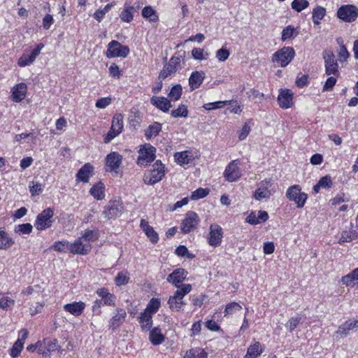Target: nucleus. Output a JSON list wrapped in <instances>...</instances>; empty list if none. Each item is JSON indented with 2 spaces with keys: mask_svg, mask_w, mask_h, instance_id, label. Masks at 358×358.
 <instances>
[{
  "mask_svg": "<svg viewBox=\"0 0 358 358\" xmlns=\"http://www.w3.org/2000/svg\"><path fill=\"white\" fill-rule=\"evenodd\" d=\"M14 244V241L5 230L0 229V249L7 250Z\"/></svg>",
  "mask_w": 358,
  "mask_h": 358,
  "instance_id": "473e14b6",
  "label": "nucleus"
},
{
  "mask_svg": "<svg viewBox=\"0 0 358 358\" xmlns=\"http://www.w3.org/2000/svg\"><path fill=\"white\" fill-rule=\"evenodd\" d=\"M192 290V285L189 284H184L181 288L178 289L173 296H171L168 301L170 309L172 310L180 311L182 306L186 304L182 301L184 296L189 293Z\"/></svg>",
  "mask_w": 358,
  "mask_h": 358,
  "instance_id": "f03ea898",
  "label": "nucleus"
},
{
  "mask_svg": "<svg viewBox=\"0 0 358 358\" xmlns=\"http://www.w3.org/2000/svg\"><path fill=\"white\" fill-rule=\"evenodd\" d=\"M295 51L292 47H283L273 55V61L282 67L287 66L294 59Z\"/></svg>",
  "mask_w": 358,
  "mask_h": 358,
  "instance_id": "7ed1b4c3",
  "label": "nucleus"
},
{
  "mask_svg": "<svg viewBox=\"0 0 358 358\" xmlns=\"http://www.w3.org/2000/svg\"><path fill=\"white\" fill-rule=\"evenodd\" d=\"M160 307V301L158 299L152 298L148 303L145 312L153 315Z\"/></svg>",
  "mask_w": 358,
  "mask_h": 358,
  "instance_id": "37998d69",
  "label": "nucleus"
},
{
  "mask_svg": "<svg viewBox=\"0 0 358 358\" xmlns=\"http://www.w3.org/2000/svg\"><path fill=\"white\" fill-rule=\"evenodd\" d=\"M139 323L143 331L150 330L152 325V315L143 311L141 313Z\"/></svg>",
  "mask_w": 358,
  "mask_h": 358,
  "instance_id": "2f4dec72",
  "label": "nucleus"
},
{
  "mask_svg": "<svg viewBox=\"0 0 358 358\" xmlns=\"http://www.w3.org/2000/svg\"><path fill=\"white\" fill-rule=\"evenodd\" d=\"M183 358H207V353L201 348H192L186 352Z\"/></svg>",
  "mask_w": 358,
  "mask_h": 358,
  "instance_id": "c9c22d12",
  "label": "nucleus"
},
{
  "mask_svg": "<svg viewBox=\"0 0 358 358\" xmlns=\"http://www.w3.org/2000/svg\"><path fill=\"white\" fill-rule=\"evenodd\" d=\"M176 55L173 56L169 63L164 65L158 76L159 80H164L169 76L175 73L178 69L183 68L185 51H179Z\"/></svg>",
  "mask_w": 358,
  "mask_h": 358,
  "instance_id": "f257e3e1",
  "label": "nucleus"
},
{
  "mask_svg": "<svg viewBox=\"0 0 358 358\" xmlns=\"http://www.w3.org/2000/svg\"><path fill=\"white\" fill-rule=\"evenodd\" d=\"M123 211L122 203L120 201H110L104 207L103 216L108 219H113L121 215Z\"/></svg>",
  "mask_w": 358,
  "mask_h": 358,
  "instance_id": "9b49d317",
  "label": "nucleus"
},
{
  "mask_svg": "<svg viewBox=\"0 0 358 358\" xmlns=\"http://www.w3.org/2000/svg\"><path fill=\"white\" fill-rule=\"evenodd\" d=\"M224 176L228 182H231L236 181L241 178V173L236 160L231 161L227 165L224 172Z\"/></svg>",
  "mask_w": 358,
  "mask_h": 358,
  "instance_id": "a211bd4d",
  "label": "nucleus"
},
{
  "mask_svg": "<svg viewBox=\"0 0 358 358\" xmlns=\"http://www.w3.org/2000/svg\"><path fill=\"white\" fill-rule=\"evenodd\" d=\"M94 167L90 163L84 164L76 173L77 181L88 182L90 176H92Z\"/></svg>",
  "mask_w": 358,
  "mask_h": 358,
  "instance_id": "4be33fe9",
  "label": "nucleus"
},
{
  "mask_svg": "<svg viewBox=\"0 0 358 358\" xmlns=\"http://www.w3.org/2000/svg\"><path fill=\"white\" fill-rule=\"evenodd\" d=\"M308 6L309 2L307 0H294L291 3L292 8L297 12H301Z\"/></svg>",
  "mask_w": 358,
  "mask_h": 358,
  "instance_id": "49530a36",
  "label": "nucleus"
},
{
  "mask_svg": "<svg viewBox=\"0 0 358 358\" xmlns=\"http://www.w3.org/2000/svg\"><path fill=\"white\" fill-rule=\"evenodd\" d=\"M187 273L184 268H177L168 275L166 280L179 289L181 288L179 284L186 278Z\"/></svg>",
  "mask_w": 358,
  "mask_h": 358,
  "instance_id": "6ab92c4d",
  "label": "nucleus"
},
{
  "mask_svg": "<svg viewBox=\"0 0 358 358\" xmlns=\"http://www.w3.org/2000/svg\"><path fill=\"white\" fill-rule=\"evenodd\" d=\"M15 305V301L8 296H3L0 299V308L8 310Z\"/></svg>",
  "mask_w": 358,
  "mask_h": 358,
  "instance_id": "864d4df0",
  "label": "nucleus"
},
{
  "mask_svg": "<svg viewBox=\"0 0 358 358\" xmlns=\"http://www.w3.org/2000/svg\"><path fill=\"white\" fill-rule=\"evenodd\" d=\"M208 194V189L199 187L192 193L190 198L192 200L195 201L206 197Z\"/></svg>",
  "mask_w": 358,
  "mask_h": 358,
  "instance_id": "de8ad7c7",
  "label": "nucleus"
},
{
  "mask_svg": "<svg viewBox=\"0 0 358 358\" xmlns=\"http://www.w3.org/2000/svg\"><path fill=\"white\" fill-rule=\"evenodd\" d=\"M149 338L152 345H159L164 341L165 336L162 333L160 328L155 327L150 330Z\"/></svg>",
  "mask_w": 358,
  "mask_h": 358,
  "instance_id": "c85d7f7f",
  "label": "nucleus"
},
{
  "mask_svg": "<svg viewBox=\"0 0 358 358\" xmlns=\"http://www.w3.org/2000/svg\"><path fill=\"white\" fill-rule=\"evenodd\" d=\"M176 254L180 257L187 256L189 258H192L193 255L189 254L187 248L185 245H179L176 249Z\"/></svg>",
  "mask_w": 358,
  "mask_h": 358,
  "instance_id": "e2e57ef3",
  "label": "nucleus"
},
{
  "mask_svg": "<svg viewBox=\"0 0 358 358\" xmlns=\"http://www.w3.org/2000/svg\"><path fill=\"white\" fill-rule=\"evenodd\" d=\"M70 243L66 241H56L52 245L53 249L57 252H66L69 251Z\"/></svg>",
  "mask_w": 358,
  "mask_h": 358,
  "instance_id": "09e8293b",
  "label": "nucleus"
},
{
  "mask_svg": "<svg viewBox=\"0 0 358 358\" xmlns=\"http://www.w3.org/2000/svg\"><path fill=\"white\" fill-rule=\"evenodd\" d=\"M156 148L150 144H145L140 148L139 156L137 159V164L141 166H146L149 163L153 162L155 159Z\"/></svg>",
  "mask_w": 358,
  "mask_h": 358,
  "instance_id": "423d86ee",
  "label": "nucleus"
},
{
  "mask_svg": "<svg viewBox=\"0 0 358 358\" xmlns=\"http://www.w3.org/2000/svg\"><path fill=\"white\" fill-rule=\"evenodd\" d=\"M86 307L85 303L83 301H75L64 306V310L71 315L78 317L82 315Z\"/></svg>",
  "mask_w": 358,
  "mask_h": 358,
  "instance_id": "5701e85b",
  "label": "nucleus"
},
{
  "mask_svg": "<svg viewBox=\"0 0 358 358\" xmlns=\"http://www.w3.org/2000/svg\"><path fill=\"white\" fill-rule=\"evenodd\" d=\"M127 313L122 308H117L116 313L113 316L109 322V328L115 329L117 328L125 320Z\"/></svg>",
  "mask_w": 358,
  "mask_h": 358,
  "instance_id": "cd10ccee",
  "label": "nucleus"
},
{
  "mask_svg": "<svg viewBox=\"0 0 358 358\" xmlns=\"http://www.w3.org/2000/svg\"><path fill=\"white\" fill-rule=\"evenodd\" d=\"M36 55H34V52L29 54H23L18 59V65L20 66H26L31 64L36 58Z\"/></svg>",
  "mask_w": 358,
  "mask_h": 358,
  "instance_id": "e433bc0d",
  "label": "nucleus"
},
{
  "mask_svg": "<svg viewBox=\"0 0 358 358\" xmlns=\"http://www.w3.org/2000/svg\"><path fill=\"white\" fill-rule=\"evenodd\" d=\"M123 129V115L117 113L114 115L110 131L104 138V143H108L114 138L118 136Z\"/></svg>",
  "mask_w": 358,
  "mask_h": 358,
  "instance_id": "6e6552de",
  "label": "nucleus"
},
{
  "mask_svg": "<svg viewBox=\"0 0 358 358\" xmlns=\"http://www.w3.org/2000/svg\"><path fill=\"white\" fill-rule=\"evenodd\" d=\"M53 215L54 210L52 208H48L45 209L37 215L34 223L35 227L38 230H44L50 228L53 223Z\"/></svg>",
  "mask_w": 358,
  "mask_h": 358,
  "instance_id": "39448f33",
  "label": "nucleus"
},
{
  "mask_svg": "<svg viewBox=\"0 0 358 358\" xmlns=\"http://www.w3.org/2000/svg\"><path fill=\"white\" fill-rule=\"evenodd\" d=\"M122 156L117 152H112L106 157V171L117 172L122 164Z\"/></svg>",
  "mask_w": 358,
  "mask_h": 358,
  "instance_id": "f3484780",
  "label": "nucleus"
},
{
  "mask_svg": "<svg viewBox=\"0 0 358 358\" xmlns=\"http://www.w3.org/2000/svg\"><path fill=\"white\" fill-rule=\"evenodd\" d=\"M271 179H265L257 183V188L253 193V197L257 201L268 199L273 194L270 188L272 186Z\"/></svg>",
  "mask_w": 358,
  "mask_h": 358,
  "instance_id": "1a4fd4ad",
  "label": "nucleus"
},
{
  "mask_svg": "<svg viewBox=\"0 0 358 358\" xmlns=\"http://www.w3.org/2000/svg\"><path fill=\"white\" fill-rule=\"evenodd\" d=\"M230 52L229 50L225 48H222L216 52V58L220 62H224L229 57Z\"/></svg>",
  "mask_w": 358,
  "mask_h": 358,
  "instance_id": "13d9d810",
  "label": "nucleus"
},
{
  "mask_svg": "<svg viewBox=\"0 0 358 358\" xmlns=\"http://www.w3.org/2000/svg\"><path fill=\"white\" fill-rule=\"evenodd\" d=\"M338 76H332L329 77L324 83V85L322 87V92L331 90L336 83Z\"/></svg>",
  "mask_w": 358,
  "mask_h": 358,
  "instance_id": "603ef678",
  "label": "nucleus"
},
{
  "mask_svg": "<svg viewBox=\"0 0 358 358\" xmlns=\"http://www.w3.org/2000/svg\"><path fill=\"white\" fill-rule=\"evenodd\" d=\"M150 103L164 113H167L172 107L171 101L164 96H153L150 99Z\"/></svg>",
  "mask_w": 358,
  "mask_h": 358,
  "instance_id": "412c9836",
  "label": "nucleus"
},
{
  "mask_svg": "<svg viewBox=\"0 0 358 358\" xmlns=\"http://www.w3.org/2000/svg\"><path fill=\"white\" fill-rule=\"evenodd\" d=\"M142 15L143 17L148 19L150 22L158 21V15L156 11L151 6H145L142 10Z\"/></svg>",
  "mask_w": 358,
  "mask_h": 358,
  "instance_id": "4c0bfd02",
  "label": "nucleus"
},
{
  "mask_svg": "<svg viewBox=\"0 0 358 358\" xmlns=\"http://www.w3.org/2000/svg\"><path fill=\"white\" fill-rule=\"evenodd\" d=\"M323 59L324 60L325 73L327 76H338V64L331 51L326 50L323 52Z\"/></svg>",
  "mask_w": 358,
  "mask_h": 358,
  "instance_id": "9d476101",
  "label": "nucleus"
},
{
  "mask_svg": "<svg viewBox=\"0 0 358 358\" xmlns=\"http://www.w3.org/2000/svg\"><path fill=\"white\" fill-rule=\"evenodd\" d=\"M318 183L322 187V188H329L332 185V180L330 176H325L320 178Z\"/></svg>",
  "mask_w": 358,
  "mask_h": 358,
  "instance_id": "0e129e2a",
  "label": "nucleus"
},
{
  "mask_svg": "<svg viewBox=\"0 0 358 358\" xmlns=\"http://www.w3.org/2000/svg\"><path fill=\"white\" fill-rule=\"evenodd\" d=\"M188 151H183L180 152H176L174 155L176 162L180 165L187 164L191 161Z\"/></svg>",
  "mask_w": 358,
  "mask_h": 358,
  "instance_id": "ea45409f",
  "label": "nucleus"
},
{
  "mask_svg": "<svg viewBox=\"0 0 358 358\" xmlns=\"http://www.w3.org/2000/svg\"><path fill=\"white\" fill-rule=\"evenodd\" d=\"M264 351L261 343L258 341L255 342L253 345L248 348L247 353L244 358H256L259 356Z\"/></svg>",
  "mask_w": 358,
  "mask_h": 358,
  "instance_id": "c756f323",
  "label": "nucleus"
},
{
  "mask_svg": "<svg viewBox=\"0 0 358 358\" xmlns=\"http://www.w3.org/2000/svg\"><path fill=\"white\" fill-rule=\"evenodd\" d=\"M140 227L152 243H157V241H159L158 234L154 230L153 227H151L145 220L142 219L141 220Z\"/></svg>",
  "mask_w": 358,
  "mask_h": 358,
  "instance_id": "393cba45",
  "label": "nucleus"
},
{
  "mask_svg": "<svg viewBox=\"0 0 358 358\" xmlns=\"http://www.w3.org/2000/svg\"><path fill=\"white\" fill-rule=\"evenodd\" d=\"M23 348V344L20 341H16L10 349V355L13 358L17 357Z\"/></svg>",
  "mask_w": 358,
  "mask_h": 358,
  "instance_id": "6e6d98bb",
  "label": "nucleus"
},
{
  "mask_svg": "<svg viewBox=\"0 0 358 358\" xmlns=\"http://www.w3.org/2000/svg\"><path fill=\"white\" fill-rule=\"evenodd\" d=\"M85 243L94 241L97 238V233L94 230H86L82 237H80Z\"/></svg>",
  "mask_w": 358,
  "mask_h": 358,
  "instance_id": "5fc2aeb1",
  "label": "nucleus"
},
{
  "mask_svg": "<svg viewBox=\"0 0 358 358\" xmlns=\"http://www.w3.org/2000/svg\"><path fill=\"white\" fill-rule=\"evenodd\" d=\"M108 70H109V73H110V75L112 77L117 78H120L121 73H120V69H119L118 66L116 64L113 63L110 66Z\"/></svg>",
  "mask_w": 358,
  "mask_h": 358,
  "instance_id": "338daca9",
  "label": "nucleus"
},
{
  "mask_svg": "<svg viewBox=\"0 0 358 358\" xmlns=\"http://www.w3.org/2000/svg\"><path fill=\"white\" fill-rule=\"evenodd\" d=\"M103 306L102 300L96 299L92 306V311L95 315H100L101 313V308Z\"/></svg>",
  "mask_w": 358,
  "mask_h": 358,
  "instance_id": "052dcab7",
  "label": "nucleus"
},
{
  "mask_svg": "<svg viewBox=\"0 0 358 358\" xmlns=\"http://www.w3.org/2000/svg\"><path fill=\"white\" fill-rule=\"evenodd\" d=\"M205 78V73L203 71H194L192 73L189 78V85L191 91H193L202 84Z\"/></svg>",
  "mask_w": 358,
  "mask_h": 358,
  "instance_id": "bb28decb",
  "label": "nucleus"
},
{
  "mask_svg": "<svg viewBox=\"0 0 358 358\" xmlns=\"http://www.w3.org/2000/svg\"><path fill=\"white\" fill-rule=\"evenodd\" d=\"M241 308V306L236 302L228 303L225 307L224 316L233 314L234 313L240 310Z\"/></svg>",
  "mask_w": 358,
  "mask_h": 358,
  "instance_id": "3c124183",
  "label": "nucleus"
},
{
  "mask_svg": "<svg viewBox=\"0 0 358 358\" xmlns=\"http://www.w3.org/2000/svg\"><path fill=\"white\" fill-rule=\"evenodd\" d=\"M198 224V215L194 211H189L186 214V217L182 222L181 230L184 234H188L195 229Z\"/></svg>",
  "mask_w": 358,
  "mask_h": 358,
  "instance_id": "4468645a",
  "label": "nucleus"
},
{
  "mask_svg": "<svg viewBox=\"0 0 358 358\" xmlns=\"http://www.w3.org/2000/svg\"><path fill=\"white\" fill-rule=\"evenodd\" d=\"M164 176V166L160 161H157L153 165V169L151 171L149 180L146 176L145 182L148 185H154L159 182Z\"/></svg>",
  "mask_w": 358,
  "mask_h": 358,
  "instance_id": "2eb2a0df",
  "label": "nucleus"
},
{
  "mask_svg": "<svg viewBox=\"0 0 358 358\" xmlns=\"http://www.w3.org/2000/svg\"><path fill=\"white\" fill-rule=\"evenodd\" d=\"M209 229L208 244L213 247L220 245L223 238L222 228L220 225L214 224L210 226Z\"/></svg>",
  "mask_w": 358,
  "mask_h": 358,
  "instance_id": "ddd939ff",
  "label": "nucleus"
},
{
  "mask_svg": "<svg viewBox=\"0 0 358 358\" xmlns=\"http://www.w3.org/2000/svg\"><path fill=\"white\" fill-rule=\"evenodd\" d=\"M30 192L32 195H38L42 192L41 185L39 182H32L29 186Z\"/></svg>",
  "mask_w": 358,
  "mask_h": 358,
  "instance_id": "774afa93",
  "label": "nucleus"
},
{
  "mask_svg": "<svg viewBox=\"0 0 358 358\" xmlns=\"http://www.w3.org/2000/svg\"><path fill=\"white\" fill-rule=\"evenodd\" d=\"M162 124L159 122H155L153 124L149 125L145 132V136L147 139H150L157 136L162 130Z\"/></svg>",
  "mask_w": 358,
  "mask_h": 358,
  "instance_id": "72a5a7b5",
  "label": "nucleus"
},
{
  "mask_svg": "<svg viewBox=\"0 0 358 358\" xmlns=\"http://www.w3.org/2000/svg\"><path fill=\"white\" fill-rule=\"evenodd\" d=\"M105 186L103 182H99L94 185L90 189V193L93 197L97 200H102L104 196Z\"/></svg>",
  "mask_w": 358,
  "mask_h": 358,
  "instance_id": "7c9ffc66",
  "label": "nucleus"
},
{
  "mask_svg": "<svg viewBox=\"0 0 358 358\" xmlns=\"http://www.w3.org/2000/svg\"><path fill=\"white\" fill-rule=\"evenodd\" d=\"M110 101L111 99L110 97H103L99 99L95 105L99 108H105L110 103Z\"/></svg>",
  "mask_w": 358,
  "mask_h": 358,
  "instance_id": "69168bd1",
  "label": "nucleus"
},
{
  "mask_svg": "<svg viewBox=\"0 0 358 358\" xmlns=\"http://www.w3.org/2000/svg\"><path fill=\"white\" fill-rule=\"evenodd\" d=\"M129 53V48L127 45H123L117 41H112L108 45L106 57L108 58L113 57H126Z\"/></svg>",
  "mask_w": 358,
  "mask_h": 358,
  "instance_id": "0eeeda50",
  "label": "nucleus"
},
{
  "mask_svg": "<svg viewBox=\"0 0 358 358\" xmlns=\"http://www.w3.org/2000/svg\"><path fill=\"white\" fill-rule=\"evenodd\" d=\"M32 229L33 226L30 223H26L17 225L15 229V231L19 234L28 235L31 233Z\"/></svg>",
  "mask_w": 358,
  "mask_h": 358,
  "instance_id": "c03bdc74",
  "label": "nucleus"
},
{
  "mask_svg": "<svg viewBox=\"0 0 358 358\" xmlns=\"http://www.w3.org/2000/svg\"><path fill=\"white\" fill-rule=\"evenodd\" d=\"M171 116L175 118L187 117L188 116L187 107L185 104H180L178 108L173 110L171 113Z\"/></svg>",
  "mask_w": 358,
  "mask_h": 358,
  "instance_id": "a19ab883",
  "label": "nucleus"
},
{
  "mask_svg": "<svg viewBox=\"0 0 358 358\" xmlns=\"http://www.w3.org/2000/svg\"><path fill=\"white\" fill-rule=\"evenodd\" d=\"M134 7L133 6H125L120 15V19L127 22H130L133 18Z\"/></svg>",
  "mask_w": 358,
  "mask_h": 358,
  "instance_id": "58836bf2",
  "label": "nucleus"
},
{
  "mask_svg": "<svg viewBox=\"0 0 358 358\" xmlns=\"http://www.w3.org/2000/svg\"><path fill=\"white\" fill-rule=\"evenodd\" d=\"M250 131V127L248 122H245L243 126L240 133L238 134V138L240 141L244 140L249 134Z\"/></svg>",
  "mask_w": 358,
  "mask_h": 358,
  "instance_id": "680f3d73",
  "label": "nucleus"
},
{
  "mask_svg": "<svg viewBox=\"0 0 358 358\" xmlns=\"http://www.w3.org/2000/svg\"><path fill=\"white\" fill-rule=\"evenodd\" d=\"M337 16L345 22H354L358 16V9L356 6L352 5H344L338 8Z\"/></svg>",
  "mask_w": 358,
  "mask_h": 358,
  "instance_id": "f8f14e48",
  "label": "nucleus"
},
{
  "mask_svg": "<svg viewBox=\"0 0 358 358\" xmlns=\"http://www.w3.org/2000/svg\"><path fill=\"white\" fill-rule=\"evenodd\" d=\"M358 328V319L353 320H348L343 324H341L336 334L341 335V337H345L349 334L350 330L357 329Z\"/></svg>",
  "mask_w": 358,
  "mask_h": 358,
  "instance_id": "b1692460",
  "label": "nucleus"
},
{
  "mask_svg": "<svg viewBox=\"0 0 358 358\" xmlns=\"http://www.w3.org/2000/svg\"><path fill=\"white\" fill-rule=\"evenodd\" d=\"M129 280V273L127 271H122L118 273L115 277V282L116 285L121 286L128 283Z\"/></svg>",
  "mask_w": 358,
  "mask_h": 358,
  "instance_id": "a18cd8bd",
  "label": "nucleus"
},
{
  "mask_svg": "<svg viewBox=\"0 0 358 358\" xmlns=\"http://www.w3.org/2000/svg\"><path fill=\"white\" fill-rule=\"evenodd\" d=\"M301 320V317L299 315L291 317L285 324L286 328L288 329L289 332H292L297 327V325L299 324Z\"/></svg>",
  "mask_w": 358,
  "mask_h": 358,
  "instance_id": "8fccbe9b",
  "label": "nucleus"
},
{
  "mask_svg": "<svg viewBox=\"0 0 358 358\" xmlns=\"http://www.w3.org/2000/svg\"><path fill=\"white\" fill-rule=\"evenodd\" d=\"M27 85L24 83H19L14 86L12 89L13 100L15 102H20L22 101L27 94Z\"/></svg>",
  "mask_w": 358,
  "mask_h": 358,
  "instance_id": "a878e982",
  "label": "nucleus"
},
{
  "mask_svg": "<svg viewBox=\"0 0 358 358\" xmlns=\"http://www.w3.org/2000/svg\"><path fill=\"white\" fill-rule=\"evenodd\" d=\"M91 245L89 243H85L80 237L70 243L69 245V252L77 255H87L91 251Z\"/></svg>",
  "mask_w": 358,
  "mask_h": 358,
  "instance_id": "dca6fc26",
  "label": "nucleus"
},
{
  "mask_svg": "<svg viewBox=\"0 0 358 358\" xmlns=\"http://www.w3.org/2000/svg\"><path fill=\"white\" fill-rule=\"evenodd\" d=\"M39 295H40V292L38 291L34 290V288L31 287H29L26 289L22 290L20 294V296H31V297L29 298V299H31V298L36 299V298H38V296ZM27 299H28V298L24 299V300H27Z\"/></svg>",
  "mask_w": 358,
  "mask_h": 358,
  "instance_id": "4d7b16f0",
  "label": "nucleus"
},
{
  "mask_svg": "<svg viewBox=\"0 0 358 358\" xmlns=\"http://www.w3.org/2000/svg\"><path fill=\"white\" fill-rule=\"evenodd\" d=\"M326 15V9L320 6H316L313 10V22L315 24H320V20L324 18Z\"/></svg>",
  "mask_w": 358,
  "mask_h": 358,
  "instance_id": "f704fd0d",
  "label": "nucleus"
},
{
  "mask_svg": "<svg viewBox=\"0 0 358 358\" xmlns=\"http://www.w3.org/2000/svg\"><path fill=\"white\" fill-rule=\"evenodd\" d=\"M286 196L289 201H294L299 208L304 206L308 198L306 193L301 192V188L298 185L289 187L287 190Z\"/></svg>",
  "mask_w": 358,
  "mask_h": 358,
  "instance_id": "20e7f679",
  "label": "nucleus"
},
{
  "mask_svg": "<svg viewBox=\"0 0 358 358\" xmlns=\"http://www.w3.org/2000/svg\"><path fill=\"white\" fill-rule=\"evenodd\" d=\"M294 29L292 26H287L282 31V41L289 39L294 34Z\"/></svg>",
  "mask_w": 358,
  "mask_h": 358,
  "instance_id": "bf43d9fd",
  "label": "nucleus"
},
{
  "mask_svg": "<svg viewBox=\"0 0 358 358\" xmlns=\"http://www.w3.org/2000/svg\"><path fill=\"white\" fill-rule=\"evenodd\" d=\"M182 93V88L180 84L175 85L172 87L168 96L173 101H178L180 99Z\"/></svg>",
  "mask_w": 358,
  "mask_h": 358,
  "instance_id": "79ce46f5",
  "label": "nucleus"
},
{
  "mask_svg": "<svg viewBox=\"0 0 358 358\" xmlns=\"http://www.w3.org/2000/svg\"><path fill=\"white\" fill-rule=\"evenodd\" d=\"M293 94L289 90H281L278 96L279 106L284 109L289 108L292 106L293 102Z\"/></svg>",
  "mask_w": 358,
  "mask_h": 358,
  "instance_id": "aec40b11",
  "label": "nucleus"
}]
</instances>
